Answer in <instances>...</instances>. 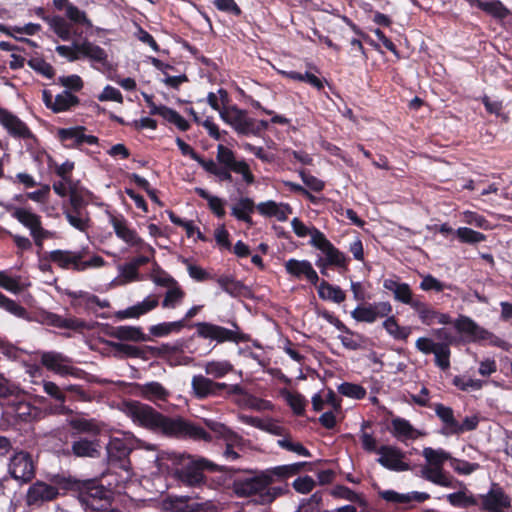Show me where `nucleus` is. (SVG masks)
I'll use <instances>...</instances> for the list:
<instances>
[{"label":"nucleus","mask_w":512,"mask_h":512,"mask_svg":"<svg viewBox=\"0 0 512 512\" xmlns=\"http://www.w3.org/2000/svg\"><path fill=\"white\" fill-rule=\"evenodd\" d=\"M167 512H214L204 503H199L190 496L168 495L163 500Z\"/></svg>","instance_id":"obj_22"},{"label":"nucleus","mask_w":512,"mask_h":512,"mask_svg":"<svg viewBox=\"0 0 512 512\" xmlns=\"http://www.w3.org/2000/svg\"><path fill=\"white\" fill-rule=\"evenodd\" d=\"M7 210L11 213V216L20 222L24 227L28 228L30 232H34L37 228H40L41 217L22 207H8Z\"/></svg>","instance_id":"obj_32"},{"label":"nucleus","mask_w":512,"mask_h":512,"mask_svg":"<svg viewBox=\"0 0 512 512\" xmlns=\"http://www.w3.org/2000/svg\"><path fill=\"white\" fill-rule=\"evenodd\" d=\"M216 159L220 166L228 167L232 169L233 172L241 174L243 180L248 185L254 183L255 177L251 172L249 165L244 160H236L235 153L230 148L224 146L223 144H219L217 146Z\"/></svg>","instance_id":"obj_16"},{"label":"nucleus","mask_w":512,"mask_h":512,"mask_svg":"<svg viewBox=\"0 0 512 512\" xmlns=\"http://www.w3.org/2000/svg\"><path fill=\"white\" fill-rule=\"evenodd\" d=\"M71 428L81 433H91L93 435L99 434L100 430L93 420L85 418L72 419L69 422Z\"/></svg>","instance_id":"obj_58"},{"label":"nucleus","mask_w":512,"mask_h":512,"mask_svg":"<svg viewBox=\"0 0 512 512\" xmlns=\"http://www.w3.org/2000/svg\"><path fill=\"white\" fill-rule=\"evenodd\" d=\"M99 443L97 440L79 438L72 443V453L77 457L94 458L99 456Z\"/></svg>","instance_id":"obj_37"},{"label":"nucleus","mask_w":512,"mask_h":512,"mask_svg":"<svg viewBox=\"0 0 512 512\" xmlns=\"http://www.w3.org/2000/svg\"><path fill=\"white\" fill-rule=\"evenodd\" d=\"M27 64L34 71L48 79H52L55 76L54 67L50 63L45 61L43 58H31L30 60H28Z\"/></svg>","instance_id":"obj_54"},{"label":"nucleus","mask_w":512,"mask_h":512,"mask_svg":"<svg viewBox=\"0 0 512 512\" xmlns=\"http://www.w3.org/2000/svg\"><path fill=\"white\" fill-rule=\"evenodd\" d=\"M230 324L232 329L206 321L194 323L190 327L196 329L197 337L215 342L216 344L226 342L240 344L250 341V335L242 332L236 321H231Z\"/></svg>","instance_id":"obj_7"},{"label":"nucleus","mask_w":512,"mask_h":512,"mask_svg":"<svg viewBox=\"0 0 512 512\" xmlns=\"http://www.w3.org/2000/svg\"><path fill=\"white\" fill-rule=\"evenodd\" d=\"M423 457L429 463V467H443L444 462L451 459L448 452L443 449L435 450L431 447L424 448Z\"/></svg>","instance_id":"obj_50"},{"label":"nucleus","mask_w":512,"mask_h":512,"mask_svg":"<svg viewBox=\"0 0 512 512\" xmlns=\"http://www.w3.org/2000/svg\"><path fill=\"white\" fill-rule=\"evenodd\" d=\"M316 287L318 295L322 300H330L340 304L346 299L345 292L339 286L332 285L326 280L319 281Z\"/></svg>","instance_id":"obj_36"},{"label":"nucleus","mask_w":512,"mask_h":512,"mask_svg":"<svg viewBox=\"0 0 512 512\" xmlns=\"http://www.w3.org/2000/svg\"><path fill=\"white\" fill-rule=\"evenodd\" d=\"M299 176L303 183L313 192H321L325 188V183L321 179L310 174L305 169L299 170Z\"/></svg>","instance_id":"obj_64"},{"label":"nucleus","mask_w":512,"mask_h":512,"mask_svg":"<svg viewBox=\"0 0 512 512\" xmlns=\"http://www.w3.org/2000/svg\"><path fill=\"white\" fill-rule=\"evenodd\" d=\"M157 433L177 439L211 442L212 435L202 426L182 417L171 418L163 415Z\"/></svg>","instance_id":"obj_6"},{"label":"nucleus","mask_w":512,"mask_h":512,"mask_svg":"<svg viewBox=\"0 0 512 512\" xmlns=\"http://www.w3.org/2000/svg\"><path fill=\"white\" fill-rule=\"evenodd\" d=\"M71 299V306L76 310H83L88 313H93L97 317L107 318L106 314H99L98 309L110 307V302L106 299L102 300L97 295L86 291H70L67 293Z\"/></svg>","instance_id":"obj_15"},{"label":"nucleus","mask_w":512,"mask_h":512,"mask_svg":"<svg viewBox=\"0 0 512 512\" xmlns=\"http://www.w3.org/2000/svg\"><path fill=\"white\" fill-rule=\"evenodd\" d=\"M272 483V477L266 473L248 474L244 477H238L233 481L232 489L238 497L259 496V502L268 504L275 500L280 489L269 488Z\"/></svg>","instance_id":"obj_4"},{"label":"nucleus","mask_w":512,"mask_h":512,"mask_svg":"<svg viewBox=\"0 0 512 512\" xmlns=\"http://www.w3.org/2000/svg\"><path fill=\"white\" fill-rule=\"evenodd\" d=\"M385 289L393 292L394 299L411 308L420 300V296H414L413 291L408 283L398 282L394 279H385L383 282Z\"/></svg>","instance_id":"obj_28"},{"label":"nucleus","mask_w":512,"mask_h":512,"mask_svg":"<svg viewBox=\"0 0 512 512\" xmlns=\"http://www.w3.org/2000/svg\"><path fill=\"white\" fill-rule=\"evenodd\" d=\"M140 395L148 401L157 403L158 401H167L170 392L161 383L152 381L140 386Z\"/></svg>","instance_id":"obj_33"},{"label":"nucleus","mask_w":512,"mask_h":512,"mask_svg":"<svg viewBox=\"0 0 512 512\" xmlns=\"http://www.w3.org/2000/svg\"><path fill=\"white\" fill-rule=\"evenodd\" d=\"M455 234L460 242L476 244L486 240V235L468 227H459Z\"/></svg>","instance_id":"obj_51"},{"label":"nucleus","mask_w":512,"mask_h":512,"mask_svg":"<svg viewBox=\"0 0 512 512\" xmlns=\"http://www.w3.org/2000/svg\"><path fill=\"white\" fill-rule=\"evenodd\" d=\"M0 308L19 318H25L27 316L26 308L8 298L2 292H0Z\"/></svg>","instance_id":"obj_53"},{"label":"nucleus","mask_w":512,"mask_h":512,"mask_svg":"<svg viewBox=\"0 0 512 512\" xmlns=\"http://www.w3.org/2000/svg\"><path fill=\"white\" fill-rule=\"evenodd\" d=\"M132 448L126 440L112 438L107 445L108 462L110 465L128 471L130 469L129 455Z\"/></svg>","instance_id":"obj_20"},{"label":"nucleus","mask_w":512,"mask_h":512,"mask_svg":"<svg viewBox=\"0 0 512 512\" xmlns=\"http://www.w3.org/2000/svg\"><path fill=\"white\" fill-rule=\"evenodd\" d=\"M446 499L450 505L457 508H469L479 505L478 497L469 493L466 487H464V490L448 494Z\"/></svg>","instance_id":"obj_39"},{"label":"nucleus","mask_w":512,"mask_h":512,"mask_svg":"<svg viewBox=\"0 0 512 512\" xmlns=\"http://www.w3.org/2000/svg\"><path fill=\"white\" fill-rule=\"evenodd\" d=\"M285 269L288 274L298 279L305 278L310 284L316 286L320 279L308 260L289 259L285 262Z\"/></svg>","instance_id":"obj_25"},{"label":"nucleus","mask_w":512,"mask_h":512,"mask_svg":"<svg viewBox=\"0 0 512 512\" xmlns=\"http://www.w3.org/2000/svg\"><path fill=\"white\" fill-rule=\"evenodd\" d=\"M0 124L14 138L37 141L36 136L24 121L2 107H0Z\"/></svg>","instance_id":"obj_18"},{"label":"nucleus","mask_w":512,"mask_h":512,"mask_svg":"<svg viewBox=\"0 0 512 512\" xmlns=\"http://www.w3.org/2000/svg\"><path fill=\"white\" fill-rule=\"evenodd\" d=\"M40 363L47 370L60 376L70 375L77 379H85L87 372L73 366L71 359L58 352H44L41 355Z\"/></svg>","instance_id":"obj_10"},{"label":"nucleus","mask_w":512,"mask_h":512,"mask_svg":"<svg viewBox=\"0 0 512 512\" xmlns=\"http://www.w3.org/2000/svg\"><path fill=\"white\" fill-rule=\"evenodd\" d=\"M84 126H76L71 128H60L57 132L59 141L65 148H78L83 143L90 145L98 144V137L94 135H86Z\"/></svg>","instance_id":"obj_21"},{"label":"nucleus","mask_w":512,"mask_h":512,"mask_svg":"<svg viewBox=\"0 0 512 512\" xmlns=\"http://www.w3.org/2000/svg\"><path fill=\"white\" fill-rule=\"evenodd\" d=\"M216 282L224 292L234 298L244 296L248 291L247 286L243 282L230 275H221L216 278Z\"/></svg>","instance_id":"obj_35"},{"label":"nucleus","mask_w":512,"mask_h":512,"mask_svg":"<svg viewBox=\"0 0 512 512\" xmlns=\"http://www.w3.org/2000/svg\"><path fill=\"white\" fill-rule=\"evenodd\" d=\"M435 355V364L443 371L450 368V348L447 344L440 345L433 351Z\"/></svg>","instance_id":"obj_59"},{"label":"nucleus","mask_w":512,"mask_h":512,"mask_svg":"<svg viewBox=\"0 0 512 512\" xmlns=\"http://www.w3.org/2000/svg\"><path fill=\"white\" fill-rule=\"evenodd\" d=\"M58 84L65 87V90L79 92L84 87V82L79 75L72 74L68 76H60L57 80Z\"/></svg>","instance_id":"obj_63"},{"label":"nucleus","mask_w":512,"mask_h":512,"mask_svg":"<svg viewBox=\"0 0 512 512\" xmlns=\"http://www.w3.org/2000/svg\"><path fill=\"white\" fill-rule=\"evenodd\" d=\"M450 465L459 475H470L480 469V464L451 457Z\"/></svg>","instance_id":"obj_57"},{"label":"nucleus","mask_w":512,"mask_h":512,"mask_svg":"<svg viewBox=\"0 0 512 512\" xmlns=\"http://www.w3.org/2000/svg\"><path fill=\"white\" fill-rule=\"evenodd\" d=\"M418 315L420 321L427 326L435 323L448 325L452 323L449 314L441 313L421 299L412 308Z\"/></svg>","instance_id":"obj_27"},{"label":"nucleus","mask_w":512,"mask_h":512,"mask_svg":"<svg viewBox=\"0 0 512 512\" xmlns=\"http://www.w3.org/2000/svg\"><path fill=\"white\" fill-rule=\"evenodd\" d=\"M234 370V366L228 360L209 361L205 364V372L214 378H222Z\"/></svg>","instance_id":"obj_48"},{"label":"nucleus","mask_w":512,"mask_h":512,"mask_svg":"<svg viewBox=\"0 0 512 512\" xmlns=\"http://www.w3.org/2000/svg\"><path fill=\"white\" fill-rule=\"evenodd\" d=\"M76 51L80 54V58L89 59L91 62L101 64L105 69H111L112 65L108 60V54L102 47L85 39L81 43H74Z\"/></svg>","instance_id":"obj_26"},{"label":"nucleus","mask_w":512,"mask_h":512,"mask_svg":"<svg viewBox=\"0 0 512 512\" xmlns=\"http://www.w3.org/2000/svg\"><path fill=\"white\" fill-rule=\"evenodd\" d=\"M419 287L423 291H436V292H442L445 289H451V285L441 282L440 280H438L436 277H434L431 274H427V275L423 276Z\"/></svg>","instance_id":"obj_61"},{"label":"nucleus","mask_w":512,"mask_h":512,"mask_svg":"<svg viewBox=\"0 0 512 512\" xmlns=\"http://www.w3.org/2000/svg\"><path fill=\"white\" fill-rule=\"evenodd\" d=\"M422 477L424 479H426L427 481H430L433 484H436L441 487H445V488L454 487L453 478L451 476H448L444 472L443 467L426 466L422 470Z\"/></svg>","instance_id":"obj_38"},{"label":"nucleus","mask_w":512,"mask_h":512,"mask_svg":"<svg viewBox=\"0 0 512 512\" xmlns=\"http://www.w3.org/2000/svg\"><path fill=\"white\" fill-rule=\"evenodd\" d=\"M80 104V99L68 90H63L54 99V113L70 111Z\"/></svg>","instance_id":"obj_41"},{"label":"nucleus","mask_w":512,"mask_h":512,"mask_svg":"<svg viewBox=\"0 0 512 512\" xmlns=\"http://www.w3.org/2000/svg\"><path fill=\"white\" fill-rule=\"evenodd\" d=\"M10 476L21 484L30 483L36 475V464L29 452H15L8 464Z\"/></svg>","instance_id":"obj_11"},{"label":"nucleus","mask_w":512,"mask_h":512,"mask_svg":"<svg viewBox=\"0 0 512 512\" xmlns=\"http://www.w3.org/2000/svg\"><path fill=\"white\" fill-rule=\"evenodd\" d=\"M124 411L135 424L157 433L163 418L162 413L150 405L136 400L126 401Z\"/></svg>","instance_id":"obj_8"},{"label":"nucleus","mask_w":512,"mask_h":512,"mask_svg":"<svg viewBox=\"0 0 512 512\" xmlns=\"http://www.w3.org/2000/svg\"><path fill=\"white\" fill-rule=\"evenodd\" d=\"M158 305L159 296L156 294H150L144 298L142 302L116 312V317L120 320L128 318H139L140 316L154 310Z\"/></svg>","instance_id":"obj_30"},{"label":"nucleus","mask_w":512,"mask_h":512,"mask_svg":"<svg viewBox=\"0 0 512 512\" xmlns=\"http://www.w3.org/2000/svg\"><path fill=\"white\" fill-rule=\"evenodd\" d=\"M255 208L256 205L253 199L249 197H242L238 200L237 204L232 207L231 215L234 216L237 220L252 226L253 220L251 214L254 213Z\"/></svg>","instance_id":"obj_34"},{"label":"nucleus","mask_w":512,"mask_h":512,"mask_svg":"<svg viewBox=\"0 0 512 512\" xmlns=\"http://www.w3.org/2000/svg\"><path fill=\"white\" fill-rule=\"evenodd\" d=\"M383 327L395 340L406 341L411 333L410 327L400 326L395 316H386Z\"/></svg>","instance_id":"obj_46"},{"label":"nucleus","mask_w":512,"mask_h":512,"mask_svg":"<svg viewBox=\"0 0 512 512\" xmlns=\"http://www.w3.org/2000/svg\"><path fill=\"white\" fill-rule=\"evenodd\" d=\"M131 181H133L139 188L144 190L149 198L160 207L164 206V203L158 198L157 190L151 188L150 183L140 175L132 173L129 175Z\"/></svg>","instance_id":"obj_55"},{"label":"nucleus","mask_w":512,"mask_h":512,"mask_svg":"<svg viewBox=\"0 0 512 512\" xmlns=\"http://www.w3.org/2000/svg\"><path fill=\"white\" fill-rule=\"evenodd\" d=\"M185 296L184 291L177 285H174L173 288L169 289L162 301L163 308H175L178 304H180Z\"/></svg>","instance_id":"obj_60"},{"label":"nucleus","mask_w":512,"mask_h":512,"mask_svg":"<svg viewBox=\"0 0 512 512\" xmlns=\"http://www.w3.org/2000/svg\"><path fill=\"white\" fill-rule=\"evenodd\" d=\"M247 115L248 112L246 110L240 109L236 105L223 108L222 111H220L221 119L225 123L229 124L235 131L238 129Z\"/></svg>","instance_id":"obj_42"},{"label":"nucleus","mask_w":512,"mask_h":512,"mask_svg":"<svg viewBox=\"0 0 512 512\" xmlns=\"http://www.w3.org/2000/svg\"><path fill=\"white\" fill-rule=\"evenodd\" d=\"M110 224L112 225L116 236L123 240L128 245L135 247L137 251H149L155 253L153 247L147 244L141 237L138 236L134 229L128 226V222L123 215L115 216L110 214Z\"/></svg>","instance_id":"obj_14"},{"label":"nucleus","mask_w":512,"mask_h":512,"mask_svg":"<svg viewBox=\"0 0 512 512\" xmlns=\"http://www.w3.org/2000/svg\"><path fill=\"white\" fill-rule=\"evenodd\" d=\"M192 389L198 399H205L208 397H220L227 395H241L243 388L239 384L228 385L226 383L215 382L210 378L203 375H195L192 378Z\"/></svg>","instance_id":"obj_9"},{"label":"nucleus","mask_w":512,"mask_h":512,"mask_svg":"<svg viewBox=\"0 0 512 512\" xmlns=\"http://www.w3.org/2000/svg\"><path fill=\"white\" fill-rule=\"evenodd\" d=\"M456 331L467 337V342L490 341L491 344L499 346V338L492 332L478 325L473 319L465 315L459 317L453 323Z\"/></svg>","instance_id":"obj_12"},{"label":"nucleus","mask_w":512,"mask_h":512,"mask_svg":"<svg viewBox=\"0 0 512 512\" xmlns=\"http://www.w3.org/2000/svg\"><path fill=\"white\" fill-rule=\"evenodd\" d=\"M54 476L53 478H55ZM52 482L55 485L47 484L43 481H36L33 483L26 495V502L28 505H40L44 502H49L57 499L59 496V489H62L59 485H57L54 482V479H52Z\"/></svg>","instance_id":"obj_19"},{"label":"nucleus","mask_w":512,"mask_h":512,"mask_svg":"<svg viewBox=\"0 0 512 512\" xmlns=\"http://www.w3.org/2000/svg\"><path fill=\"white\" fill-rule=\"evenodd\" d=\"M320 316L324 318L328 323L333 325L339 331L351 335L356 336V338L361 339L362 336L359 333L352 331L349 327H347L337 316H335L332 312L328 310H324L320 313Z\"/></svg>","instance_id":"obj_62"},{"label":"nucleus","mask_w":512,"mask_h":512,"mask_svg":"<svg viewBox=\"0 0 512 512\" xmlns=\"http://www.w3.org/2000/svg\"><path fill=\"white\" fill-rule=\"evenodd\" d=\"M106 334L120 341L143 342L150 340L140 327L134 326H112L108 328Z\"/></svg>","instance_id":"obj_31"},{"label":"nucleus","mask_w":512,"mask_h":512,"mask_svg":"<svg viewBox=\"0 0 512 512\" xmlns=\"http://www.w3.org/2000/svg\"><path fill=\"white\" fill-rule=\"evenodd\" d=\"M452 384L461 391L467 392L469 390H480L486 384V381L481 379H467L462 376L456 375L452 380Z\"/></svg>","instance_id":"obj_56"},{"label":"nucleus","mask_w":512,"mask_h":512,"mask_svg":"<svg viewBox=\"0 0 512 512\" xmlns=\"http://www.w3.org/2000/svg\"><path fill=\"white\" fill-rule=\"evenodd\" d=\"M338 392L346 397L361 400L364 399L367 392L366 389L355 383L344 382L338 386Z\"/></svg>","instance_id":"obj_52"},{"label":"nucleus","mask_w":512,"mask_h":512,"mask_svg":"<svg viewBox=\"0 0 512 512\" xmlns=\"http://www.w3.org/2000/svg\"><path fill=\"white\" fill-rule=\"evenodd\" d=\"M437 417L444 424L445 434H453L457 420L454 417V411L451 407L445 406L442 403H435L433 405Z\"/></svg>","instance_id":"obj_43"},{"label":"nucleus","mask_w":512,"mask_h":512,"mask_svg":"<svg viewBox=\"0 0 512 512\" xmlns=\"http://www.w3.org/2000/svg\"><path fill=\"white\" fill-rule=\"evenodd\" d=\"M88 253V248H82L78 251L56 249L46 253L45 259H48L61 269H72L78 272L104 266L105 260L99 255H93L90 259L85 260Z\"/></svg>","instance_id":"obj_5"},{"label":"nucleus","mask_w":512,"mask_h":512,"mask_svg":"<svg viewBox=\"0 0 512 512\" xmlns=\"http://www.w3.org/2000/svg\"><path fill=\"white\" fill-rule=\"evenodd\" d=\"M44 392L59 403L58 409L61 414L71 413V409L67 408L64 403L66 401V394L64 388L61 389L56 383L51 381H44L43 383Z\"/></svg>","instance_id":"obj_45"},{"label":"nucleus","mask_w":512,"mask_h":512,"mask_svg":"<svg viewBox=\"0 0 512 512\" xmlns=\"http://www.w3.org/2000/svg\"><path fill=\"white\" fill-rule=\"evenodd\" d=\"M70 209H65L63 214L68 223L75 229L86 232L90 227L89 213L84 210V199L75 188L70 189Z\"/></svg>","instance_id":"obj_13"},{"label":"nucleus","mask_w":512,"mask_h":512,"mask_svg":"<svg viewBox=\"0 0 512 512\" xmlns=\"http://www.w3.org/2000/svg\"><path fill=\"white\" fill-rule=\"evenodd\" d=\"M173 475L186 486L196 487L205 482L204 471H218V466L204 458L179 454L173 459Z\"/></svg>","instance_id":"obj_2"},{"label":"nucleus","mask_w":512,"mask_h":512,"mask_svg":"<svg viewBox=\"0 0 512 512\" xmlns=\"http://www.w3.org/2000/svg\"><path fill=\"white\" fill-rule=\"evenodd\" d=\"M46 23L54 31V33L63 41H68L71 38V31L69 24L61 16L55 15L46 19Z\"/></svg>","instance_id":"obj_49"},{"label":"nucleus","mask_w":512,"mask_h":512,"mask_svg":"<svg viewBox=\"0 0 512 512\" xmlns=\"http://www.w3.org/2000/svg\"><path fill=\"white\" fill-rule=\"evenodd\" d=\"M309 244L321 251L324 257H319L315 265L323 276L328 277V268H336L340 274L349 270L350 258L340 251L319 229H315Z\"/></svg>","instance_id":"obj_3"},{"label":"nucleus","mask_w":512,"mask_h":512,"mask_svg":"<svg viewBox=\"0 0 512 512\" xmlns=\"http://www.w3.org/2000/svg\"><path fill=\"white\" fill-rule=\"evenodd\" d=\"M469 2L472 7L483 11L498 22H503L512 14L500 0H469Z\"/></svg>","instance_id":"obj_29"},{"label":"nucleus","mask_w":512,"mask_h":512,"mask_svg":"<svg viewBox=\"0 0 512 512\" xmlns=\"http://www.w3.org/2000/svg\"><path fill=\"white\" fill-rule=\"evenodd\" d=\"M184 328L183 321L162 322L149 327V333L154 337H165L171 333H179Z\"/></svg>","instance_id":"obj_47"},{"label":"nucleus","mask_w":512,"mask_h":512,"mask_svg":"<svg viewBox=\"0 0 512 512\" xmlns=\"http://www.w3.org/2000/svg\"><path fill=\"white\" fill-rule=\"evenodd\" d=\"M481 500L480 510H496L497 508H509L511 498L498 483H492L486 494L478 495Z\"/></svg>","instance_id":"obj_24"},{"label":"nucleus","mask_w":512,"mask_h":512,"mask_svg":"<svg viewBox=\"0 0 512 512\" xmlns=\"http://www.w3.org/2000/svg\"><path fill=\"white\" fill-rule=\"evenodd\" d=\"M392 312V305L389 302H378L365 306H357L351 316L357 322L373 323L378 318L386 317Z\"/></svg>","instance_id":"obj_23"},{"label":"nucleus","mask_w":512,"mask_h":512,"mask_svg":"<svg viewBox=\"0 0 512 512\" xmlns=\"http://www.w3.org/2000/svg\"><path fill=\"white\" fill-rule=\"evenodd\" d=\"M378 454L380 457L377 461L384 468L396 472L410 470V464L404 461L405 453L397 446L382 445L378 449Z\"/></svg>","instance_id":"obj_17"},{"label":"nucleus","mask_w":512,"mask_h":512,"mask_svg":"<svg viewBox=\"0 0 512 512\" xmlns=\"http://www.w3.org/2000/svg\"><path fill=\"white\" fill-rule=\"evenodd\" d=\"M54 482L63 490H77L78 500L85 510L102 511L111 506L110 491L96 479L77 481L56 475Z\"/></svg>","instance_id":"obj_1"},{"label":"nucleus","mask_w":512,"mask_h":512,"mask_svg":"<svg viewBox=\"0 0 512 512\" xmlns=\"http://www.w3.org/2000/svg\"><path fill=\"white\" fill-rule=\"evenodd\" d=\"M391 424L392 434L397 439H415L417 437V430L408 420L401 417H396L392 419Z\"/></svg>","instance_id":"obj_40"},{"label":"nucleus","mask_w":512,"mask_h":512,"mask_svg":"<svg viewBox=\"0 0 512 512\" xmlns=\"http://www.w3.org/2000/svg\"><path fill=\"white\" fill-rule=\"evenodd\" d=\"M195 193L208 202L209 209L217 218H223L226 215L224 208L225 201L217 196L211 195L207 190L196 187Z\"/></svg>","instance_id":"obj_44"}]
</instances>
